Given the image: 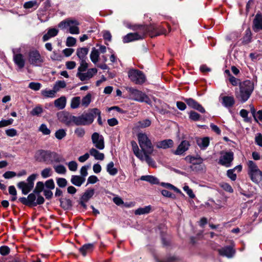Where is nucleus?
I'll list each match as a JSON object with an SVG mask.
<instances>
[{
  "label": "nucleus",
  "mask_w": 262,
  "mask_h": 262,
  "mask_svg": "<svg viewBox=\"0 0 262 262\" xmlns=\"http://www.w3.org/2000/svg\"><path fill=\"white\" fill-rule=\"evenodd\" d=\"M253 90V82L249 80H245L239 83V91L236 92V97L239 100L244 102L249 98Z\"/></svg>",
  "instance_id": "f257e3e1"
},
{
  "label": "nucleus",
  "mask_w": 262,
  "mask_h": 262,
  "mask_svg": "<svg viewBox=\"0 0 262 262\" xmlns=\"http://www.w3.org/2000/svg\"><path fill=\"white\" fill-rule=\"evenodd\" d=\"M79 23L76 19H67L61 21L58 25L62 30L68 29L69 32L72 34H78Z\"/></svg>",
  "instance_id": "f03ea898"
},
{
  "label": "nucleus",
  "mask_w": 262,
  "mask_h": 262,
  "mask_svg": "<svg viewBox=\"0 0 262 262\" xmlns=\"http://www.w3.org/2000/svg\"><path fill=\"white\" fill-rule=\"evenodd\" d=\"M137 137L142 151L152 154L154 146L147 135L145 133H139Z\"/></svg>",
  "instance_id": "7ed1b4c3"
},
{
  "label": "nucleus",
  "mask_w": 262,
  "mask_h": 262,
  "mask_svg": "<svg viewBox=\"0 0 262 262\" xmlns=\"http://www.w3.org/2000/svg\"><path fill=\"white\" fill-rule=\"evenodd\" d=\"M248 174L251 180L255 183H258L262 180V171L260 170L255 163L252 161L248 162Z\"/></svg>",
  "instance_id": "20e7f679"
},
{
  "label": "nucleus",
  "mask_w": 262,
  "mask_h": 262,
  "mask_svg": "<svg viewBox=\"0 0 262 262\" xmlns=\"http://www.w3.org/2000/svg\"><path fill=\"white\" fill-rule=\"evenodd\" d=\"M27 61L30 64L35 67H40L44 62L45 58L37 50H32L27 54Z\"/></svg>",
  "instance_id": "39448f33"
},
{
  "label": "nucleus",
  "mask_w": 262,
  "mask_h": 262,
  "mask_svg": "<svg viewBox=\"0 0 262 262\" xmlns=\"http://www.w3.org/2000/svg\"><path fill=\"white\" fill-rule=\"evenodd\" d=\"M127 90L132 99L140 102H144L148 104L151 103L149 98L144 93L133 88H128Z\"/></svg>",
  "instance_id": "423d86ee"
},
{
  "label": "nucleus",
  "mask_w": 262,
  "mask_h": 262,
  "mask_svg": "<svg viewBox=\"0 0 262 262\" xmlns=\"http://www.w3.org/2000/svg\"><path fill=\"white\" fill-rule=\"evenodd\" d=\"M128 76L130 81L136 84H142L146 80L145 75L142 71L138 70L131 69L129 70Z\"/></svg>",
  "instance_id": "0eeeda50"
},
{
  "label": "nucleus",
  "mask_w": 262,
  "mask_h": 262,
  "mask_svg": "<svg viewBox=\"0 0 262 262\" xmlns=\"http://www.w3.org/2000/svg\"><path fill=\"white\" fill-rule=\"evenodd\" d=\"M36 174H32L27 179V183L24 181L19 182L17 186L21 190L24 194H28L34 187V181L37 177Z\"/></svg>",
  "instance_id": "6e6552de"
},
{
  "label": "nucleus",
  "mask_w": 262,
  "mask_h": 262,
  "mask_svg": "<svg viewBox=\"0 0 262 262\" xmlns=\"http://www.w3.org/2000/svg\"><path fill=\"white\" fill-rule=\"evenodd\" d=\"M94 119V115L93 112L89 110V112L84 113L80 116L76 117V124L77 125H86L91 124Z\"/></svg>",
  "instance_id": "1a4fd4ad"
},
{
  "label": "nucleus",
  "mask_w": 262,
  "mask_h": 262,
  "mask_svg": "<svg viewBox=\"0 0 262 262\" xmlns=\"http://www.w3.org/2000/svg\"><path fill=\"white\" fill-rule=\"evenodd\" d=\"M218 163L226 167H229L231 165L233 160V153L232 152L221 151Z\"/></svg>",
  "instance_id": "9d476101"
},
{
  "label": "nucleus",
  "mask_w": 262,
  "mask_h": 262,
  "mask_svg": "<svg viewBox=\"0 0 262 262\" xmlns=\"http://www.w3.org/2000/svg\"><path fill=\"white\" fill-rule=\"evenodd\" d=\"M38 156L37 160L39 161L48 162V159H51V161L58 162L57 155L54 152H49L44 150H39L37 153Z\"/></svg>",
  "instance_id": "9b49d317"
},
{
  "label": "nucleus",
  "mask_w": 262,
  "mask_h": 262,
  "mask_svg": "<svg viewBox=\"0 0 262 262\" xmlns=\"http://www.w3.org/2000/svg\"><path fill=\"white\" fill-rule=\"evenodd\" d=\"M92 140L94 146L98 149L102 150L104 148V138L98 133H94L92 135Z\"/></svg>",
  "instance_id": "f8f14e48"
},
{
  "label": "nucleus",
  "mask_w": 262,
  "mask_h": 262,
  "mask_svg": "<svg viewBox=\"0 0 262 262\" xmlns=\"http://www.w3.org/2000/svg\"><path fill=\"white\" fill-rule=\"evenodd\" d=\"M97 73V69L92 68L89 69L85 73L77 72L76 74V76L78 77L81 81H84L89 80L92 78Z\"/></svg>",
  "instance_id": "ddd939ff"
},
{
  "label": "nucleus",
  "mask_w": 262,
  "mask_h": 262,
  "mask_svg": "<svg viewBox=\"0 0 262 262\" xmlns=\"http://www.w3.org/2000/svg\"><path fill=\"white\" fill-rule=\"evenodd\" d=\"M59 120L66 125L73 122L76 124V116H72L68 113H61L58 115Z\"/></svg>",
  "instance_id": "4468645a"
},
{
  "label": "nucleus",
  "mask_w": 262,
  "mask_h": 262,
  "mask_svg": "<svg viewBox=\"0 0 262 262\" xmlns=\"http://www.w3.org/2000/svg\"><path fill=\"white\" fill-rule=\"evenodd\" d=\"M144 35V33H139L137 32L127 34L123 37V42L127 43L135 40L142 39Z\"/></svg>",
  "instance_id": "2eb2a0df"
},
{
  "label": "nucleus",
  "mask_w": 262,
  "mask_h": 262,
  "mask_svg": "<svg viewBox=\"0 0 262 262\" xmlns=\"http://www.w3.org/2000/svg\"><path fill=\"white\" fill-rule=\"evenodd\" d=\"M185 101L190 107L202 113L205 112L204 108L194 99L192 98L185 99Z\"/></svg>",
  "instance_id": "dca6fc26"
},
{
  "label": "nucleus",
  "mask_w": 262,
  "mask_h": 262,
  "mask_svg": "<svg viewBox=\"0 0 262 262\" xmlns=\"http://www.w3.org/2000/svg\"><path fill=\"white\" fill-rule=\"evenodd\" d=\"M190 146L188 141L184 140L181 142L176 150L173 153L176 155H181L187 150Z\"/></svg>",
  "instance_id": "f3484780"
},
{
  "label": "nucleus",
  "mask_w": 262,
  "mask_h": 262,
  "mask_svg": "<svg viewBox=\"0 0 262 262\" xmlns=\"http://www.w3.org/2000/svg\"><path fill=\"white\" fill-rule=\"evenodd\" d=\"M253 29L255 32L262 30V15L257 14L253 20Z\"/></svg>",
  "instance_id": "a211bd4d"
},
{
  "label": "nucleus",
  "mask_w": 262,
  "mask_h": 262,
  "mask_svg": "<svg viewBox=\"0 0 262 262\" xmlns=\"http://www.w3.org/2000/svg\"><path fill=\"white\" fill-rule=\"evenodd\" d=\"M196 143L201 149L205 150L209 146L210 140L207 137L196 138Z\"/></svg>",
  "instance_id": "6ab92c4d"
},
{
  "label": "nucleus",
  "mask_w": 262,
  "mask_h": 262,
  "mask_svg": "<svg viewBox=\"0 0 262 262\" xmlns=\"http://www.w3.org/2000/svg\"><path fill=\"white\" fill-rule=\"evenodd\" d=\"M218 251L221 255L226 256L228 258L232 257L235 253L234 250H233V249L230 246H227L220 249L218 250Z\"/></svg>",
  "instance_id": "aec40b11"
},
{
  "label": "nucleus",
  "mask_w": 262,
  "mask_h": 262,
  "mask_svg": "<svg viewBox=\"0 0 262 262\" xmlns=\"http://www.w3.org/2000/svg\"><path fill=\"white\" fill-rule=\"evenodd\" d=\"M14 63L19 69H23L25 67V60L21 54H15L13 56Z\"/></svg>",
  "instance_id": "412c9836"
},
{
  "label": "nucleus",
  "mask_w": 262,
  "mask_h": 262,
  "mask_svg": "<svg viewBox=\"0 0 262 262\" xmlns=\"http://www.w3.org/2000/svg\"><path fill=\"white\" fill-rule=\"evenodd\" d=\"M173 145V142L172 140L167 139L157 142L156 146L159 148L166 149L172 147Z\"/></svg>",
  "instance_id": "4be33fe9"
},
{
  "label": "nucleus",
  "mask_w": 262,
  "mask_h": 262,
  "mask_svg": "<svg viewBox=\"0 0 262 262\" xmlns=\"http://www.w3.org/2000/svg\"><path fill=\"white\" fill-rule=\"evenodd\" d=\"M89 52V49L85 47L79 48L77 49L76 54L80 61L86 60V55Z\"/></svg>",
  "instance_id": "5701e85b"
},
{
  "label": "nucleus",
  "mask_w": 262,
  "mask_h": 262,
  "mask_svg": "<svg viewBox=\"0 0 262 262\" xmlns=\"http://www.w3.org/2000/svg\"><path fill=\"white\" fill-rule=\"evenodd\" d=\"M67 99L66 97L61 96L54 101V105L58 110L63 109L66 105Z\"/></svg>",
  "instance_id": "b1692460"
},
{
  "label": "nucleus",
  "mask_w": 262,
  "mask_h": 262,
  "mask_svg": "<svg viewBox=\"0 0 262 262\" xmlns=\"http://www.w3.org/2000/svg\"><path fill=\"white\" fill-rule=\"evenodd\" d=\"M235 103L233 96H224L222 98V103L226 107H232Z\"/></svg>",
  "instance_id": "393cba45"
},
{
  "label": "nucleus",
  "mask_w": 262,
  "mask_h": 262,
  "mask_svg": "<svg viewBox=\"0 0 262 262\" xmlns=\"http://www.w3.org/2000/svg\"><path fill=\"white\" fill-rule=\"evenodd\" d=\"M85 179L79 176H72L71 179V183L76 186H80L85 181Z\"/></svg>",
  "instance_id": "a878e982"
},
{
  "label": "nucleus",
  "mask_w": 262,
  "mask_h": 262,
  "mask_svg": "<svg viewBox=\"0 0 262 262\" xmlns=\"http://www.w3.org/2000/svg\"><path fill=\"white\" fill-rule=\"evenodd\" d=\"M58 31L55 28L50 29L48 32L43 36L42 39L43 41H47L50 38L56 36Z\"/></svg>",
  "instance_id": "bb28decb"
},
{
  "label": "nucleus",
  "mask_w": 262,
  "mask_h": 262,
  "mask_svg": "<svg viewBox=\"0 0 262 262\" xmlns=\"http://www.w3.org/2000/svg\"><path fill=\"white\" fill-rule=\"evenodd\" d=\"M90 155L98 160H103L104 158V155L103 153L100 152L94 148H92L90 150Z\"/></svg>",
  "instance_id": "cd10ccee"
},
{
  "label": "nucleus",
  "mask_w": 262,
  "mask_h": 262,
  "mask_svg": "<svg viewBox=\"0 0 262 262\" xmlns=\"http://www.w3.org/2000/svg\"><path fill=\"white\" fill-rule=\"evenodd\" d=\"M99 51L95 48H92V51L90 54V58L91 61L96 64L99 60Z\"/></svg>",
  "instance_id": "c85d7f7f"
},
{
  "label": "nucleus",
  "mask_w": 262,
  "mask_h": 262,
  "mask_svg": "<svg viewBox=\"0 0 262 262\" xmlns=\"http://www.w3.org/2000/svg\"><path fill=\"white\" fill-rule=\"evenodd\" d=\"M186 159L193 164H200L203 162V159L200 156H197L196 157L187 156L186 157Z\"/></svg>",
  "instance_id": "c756f323"
},
{
  "label": "nucleus",
  "mask_w": 262,
  "mask_h": 262,
  "mask_svg": "<svg viewBox=\"0 0 262 262\" xmlns=\"http://www.w3.org/2000/svg\"><path fill=\"white\" fill-rule=\"evenodd\" d=\"M93 248V245L91 244H85L79 249V251L83 256H85L86 253L91 251Z\"/></svg>",
  "instance_id": "7c9ffc66"
},
{
  "label": "nucleus",
  "mask_w": 262,
  "mask_h": 262,
  "mask_svg": "<svg viewBox=\"0 0 262 262\" xmlns=\"http://www.w3.org/2000/svg\"><path fill=\"white\" fill-rule=\"evenodd\" d=\"M57 92L53 88V90H43L41 91V94L45 98H54L55 96V94Z\"/></svg>",
  "instance_id": "2f4dec72"
},
{
  "label": "nucleus",
  "mask_w": 262,
  "mask_h": 262,
  "mask_svg": "<svg viewBox=\"0 0 262 262\" xmlns=\"http://www.w3.org/2000/svg\"><path fill=\"white\" fill-rule=\"evenodd\" d=\"M107 172L111 176H115L118 172L117 168L114 167V164L113 162H110L106 166Z\"/></svg>",
  "instance_id": "473e14b6"
},
{
  "label": "nucleus",
  "mask_w": 262,
  "mask_h": 262,
  "mask_svg": "<svg viewBox=\"0 0 262 262\" xmlns=\"http://www.w3.org/2000/svg\"><path fill=\"white\" fill-rule=\"evenodd\" d=\"M140 179L142 181L148 182L151 184H157L159 183L158 179L152 176H143Z\"/></svg>",
  "instance_id": "72a5a7b5"
},
{
  "label": "nucleus",
  "mask_w": 262,
  "mask_h": 262,
  "mask_svg": "<svg viewBox=\"0 0 262 262\" xmlns=\"http://www.w3.org/2000/svg\"><path fill=\"white\" fill-rule=\"evenodd\" d=\"M151 210L150 206H145L143 208H139L135 210V213L136 215H141L148 213Z\"/></svg>",
  "instance_id": "f704fd0d"
},
{
  "label": "nucleus",
  "mask_w": 262,
  "mask_h": 262,
  "mask_svg": "<svg viewBox=\"0 0 262 262\" xmlns=\"http://www.w3.org/2000/svg\"><path fill=\"white\" fill-rule=\"evenodd\" d=\"M94 189H89L85 191L81 198L84 201H89L94 195Z\"/></svg>",
  "instance_id": "c9c22d12"
},
{
  "label": "nucleus",
  "mask_w": 262,
  "mask_h": 262,
  "mask_svg": "<svg viewBox=\"0 0 262 262\" xmlns=\"http://www.w3.org/2000/svg\"><path fill=\"white\" fill-rule=\"evenodd\" d=\"M43 112V108L41 105H38L34 107L31 111L30 114L33 116H40Z\"/></svg>",
  "instance_id": "e433bc0d"
},
{
  "label": "nucleus",
  "mask_w": 262,
  "mask_h": 262,
  "mask_svg": "<svg viewBox=\"0 0 262 262\" xmlns=\"http://www.w3.org/2000/svg\"><path fill=\"white\" fill-rule=\"evenodd\" d=\"M92 95L90 93H88L85 96H84L81 100V105L85 107L89 106L91 102Z\"/></svg>",
  "instance_id": "4c0bfd02"
},
{
  "label": "nucleus",
  "mask_w": 262,
  "mask_h": 262,
  "mask_svg": "<svg viewBox=\"0 0 262 262\" xmlns=\"http://www.w3.org/2000/svg\"><path fill=\"white\" fill-rule=\"evenodd\" d=\"M80 100L81 99L80 97H75L73 98L71 102V108L73 109L78 108L80 105Z\"/></svg>",
  "instance_id": "58836bf2"
},
{
  "label": "nucleus",
  "mask_w": 262,
  "mask_h": 262,
  "mask_svg": "<svg viewBox=\"0 0 262 262\" xmlns=\"http://www.w3.org/2000/svg\"><path fill=\"white\" fill-rule=\"evenodd\" d=\"M66 86V83L63 80L57 81L54 85L53 88L56 92L59 91L60 89L64 88Z\"/></svg>",
  "instance_id": "ea45409f"
},
{
  "label": "nucleus",
  "mask_w": 262,
  "mask_h": 262,
  "mask_svg": "<svg viewBox=\"0 0 262 262\" xmlns=\"http://www.w3.org/2000/svg\"><path fill=\"white\" fill-rule=\"evenodd\" d=\"M67 135L66 130L63 129H59L57 130L55 134V137L58 140H61L66 137Z\"/></svg>",
  "instance_id": "a19ab883"
},
{
  "label": "nucleus",
  "mask_w": 262,
  "mask_h": 262,
  "mask_svg": "<svg viewBox=\"0 0 262 262\" xmlns=\"http://www.w3.org/2000/svg\"><path fill=\"white\" fill-rule=\"evenodd\" d=\"M88 68V64L86 60L80 61V66L78 68V72L80 73H83L86 71Z\"/></svg>",
  "instance_id": "79ce46f5"
},
{
  "label": "nucleus",
  "mask_w": 262,
  "mask_h": 262,
  "mask_svg": "<svg viewBox=\"0 0 262 262\" xmlns=\"http://www.w3.org/2000/svg\"><path fill=\"white\" fill-rule=\"evenodd\" d=\"M151 124V121L149 119H145L139 121L137 123V126L140 128H145L148 127Z\"/></svg>",
  "instance_id": "37998d69"
},
{
  "label": "nucleus",
  "mask_w": 262,
  "mask_h": 262,
  "mask_svg": "<svg viewBox=\"0 0 262 262\" xmlns=\"http://www.w3.org/2000/svg\"><path fill=\"white\" fill-rule=\"evenodd\" d=\"M38 130L44 135H48L51 133V130L48 128L47 125L45 124H41L39 126Z\"/></svg>",
  "instance_id": "c03bdc74"
},
{
  "label": "nucleus",
  "mask_w": 262,
  "mask_h": 262,
  "mask_svg": "<svg viewBox=\"0 0 262 262\" xmlns=\"http://www.w3.org/2000/svg\"><path fill=\"white\" fill-rule=\"evenodd\" d=\"M28 87L34 91H38L41 87V84L39 82H31L29 83Z\"/></svg>",
  "instance_id": "a18cd8bd"
},
{
  "label": "nucleus",
  "mask_w": 262,
  "mask_h": 262,
  "mask_svg": "<svg viewBox=\"0 0 262 262\" xmlns=\"http://www.w3.org/2000/svg\"><path fill=\"white\" fill-rule=\"evenodd\" d=\"M54 168L55 171L59 174H64L67 171L66 167L62 165L55 166Z\"/></svg>",
  "instance_id": "49530a36"
},
{
  "label": "nucleus",
  "mask_w": 262,
  "mask_h": 262,
  "mask_svg": "<svg viewBox=\"0 0 262 262\" xmlns=\"http://www.w3.org/2000/svg\"><path fill=\"white\" fill-rule=\"evenodd\" d=\"M67 165L70 170L72 171H75L77 170L78 164L76 162L72 161L69 162Z\"/></svg>",
  "instance_id": "de8ad7c7"
},
{
  "label": "nucleus",
  "mask_w": 262,
  "mask_h": 262,
  "mask_svg": "<svg viewBox=\"0 0 262 262\" xmlns=\"http://www.w3.org/2000/svg\"><path fill=\"white\" fill-rule=\"evenodd\" d=\"M91 112H93L94 113V116L96 115L98 116V122L99 124L101 125L102 124V122L101 118V116H100L101 112L97 108H94L91 109Z\"/></svg>",
  "instance_id": "09e8293b"
},
{
  "label": "nucleus",
  "mask_w": 262,
  "mask_h": 262,
  "mask_svg": "<svg viewBox=\"0 0 262 262\" xmlns=\"http://www.w3.org/2000/svg\"><path fill=\"white\" fill-rule=\"evenodd\" d=\"M150 154H148V152H142V151H138V152L136 153L135 155L141 161H145L146 158L147 156V155H149Z\"/></svg>",
  "instance_id": "8fccbe9b"
},
{
  "label": "nucleus",
  "mask_w": 262,
  "mask_h": 262,
  "mask_svg": "<svg viewBox=\"0 0 262 262\" xmlns=\"http://www.w3.org/2000/svg\"><path fill=\"white\" fill-rule=\"evenodd\" d=\"M150 154H148V152H142V151H138V152L136 153L135 155L141 161H145L146 158L147 156V155H149Z\"/></svg>",
  "instance_id": "3c124183"
},
{
  "label": "nucleus",
  "mask_w": 262,
  "mask_h": 262,
  "mask_svg": "<svg viewBox=\"0 0 262 262\" xmlns=\"http://www.w3.org/2000/svg\"><path fill=\"white\" fill-rule=\"evenodd\" d=\"M76 42V39L73 37H68L66 41V45L68 47H73Z\"/></svg>",
  "instance_id": "603ef678"
},
{
  "label": "nucleus",
  "mask_w": 262,
  "mask_h": 262,
  "mask_svg": "<svg viewBox=\"0 0 262 262\" xmlns=\"http://www.w3.org/2000/svg\"><path fill=\"white\" fill-rule=\"evenodd\" d=\"M51 169L50 168H45L41 172V176L44 178H47L51 176Z\"/></svg>",
  "instance_id": "864d4df0"
},
{
  "label": "nucleus",
  "mask_w": 262,
  "mask_h": 262,
  "mask_svg": "<svg viewBox=\"0 0 262 262\" xmlns=\"http://www.w3.org/2000/svg\"><path fill=\"white\" fill-rule=\"evenodd\" d=\"M221 187L226 191L229 192H233V190L231 186L227 183H222L221 184Z\"/></svg>",
  "instance_id": "5fc2aeb1"
},
{
  "label": "nucleus",
  "mask_w": 262,
  "mask_h": 262,
  "mask_svg": "<svg viewBox=\"0 0 262 262\" xmlns=\"http://www.w3.org/2000/svg\"><path fill=\"white\" fill-rule=\"evenodd\" d=\"M13 122V119H9L8 120H2L0 121V127H5L11 124Z\"/></svg>",
  "instance_id": "6e6d98bb"
},
{
  "label": "nucleus",
  "mask_w": 262,
  "mask_h": 262,
  "mask_svg": "<svg viewBox=\"0 0 262 262\" xmlns=\"http://www.w3.org/2000/svg\"><path fill=\"white\" fill-rule=\"evenodd\" d=\"M189 118L193 121H197L200 119V115L194 111H191L189 113Z\"/></svg>",
  "instance_id": "4d7b16f0"
},
{
  "label": "nucleus",
  "mask_w": 262,
  "mask_h": 262,
  "mask_svg": "<svg viewBox=\"0 0 262 262\" xmlns=\"http://www.w3.org/2000/svg\"><path fill=\"white\" fill-rule=\"evenodd\" d=\"M27 198L28 199L29 206H31L32 205H33L35 206V201L36 200L35 195L33 193H30V194H29Z\"/></svg>",
  "instance_id": "13d9d810"
},
{
  "label": "nucleus",
  "mask_w": 262,
  "mask_h": 262,
  "mask_svg": "<svg viewBox=\"0 0 262 262\" xmlns=\"http://www.w3.org/2000/svg\"><path fill=\"white\" fill-rule=\"evenodd\" d=\"M36 4H37L36 1H29V2H26L24 4V7L26 9H30V8L33 7L35 5H36Z\"/></svg>",
  "instance_id": "bf43d9fd"
},
{
  "label": "nucleus",
  "mask_w": 262,
  "mask_h": 262,
  "mask_svg": "<svg viewBox=\"0 0 262 262\" xmlns=\"http://www.w3.org/2000/svg\"><path fill=\"white\" fill-rule=\"evenodd\" d=\"M6 135L11 137H14L17 135V130L14 128H11L6 130Z\"/></svg>",
  "instance_id": "052dcab7"
},
{
  "label": "nucleus",
  "mask_w": 262,
  "mask_h": 262,
  "mask_svg": "<svg viewBox=\"0 0 262 262\" xmlns=\"http://www.w3.org/2000/svg\"><path fill=\"white\" fill-rule=\"evenodd\" d=\"M44 188V184L42 182H38L35 189V191L38 193L41 192Z\"/></svg>",
  "instance_id": "680f3d73"
},
{
  "label": "nucleus",
  "mask_w": 262,
  "mask_h": 262,
  "mask_svg": "<svg viewBox=\"0 0 262 262\" xmlns=\"http://www.w3.org/2000/svg\"><path fill=\"white\" fill-rule=\"evenodd\" d=\"M10 252V249L8 247L4 246L0 247V253L3 255H6Z\"/></svg>",
  "instance_id": "e2e57ef3"
},
{
  "label": "nucleus",
  "mask_w": 262,
  "mask_h": 262,
  "mask_svg": "<svg viewBox=\"0 0 262 262\" xmlns=\"http://www.w3.org/2000/svg\"><path fill=\"white\" fill-rule=\"evenodd\" d=\"M234 169H229L227 172V176L232 181L236 179V174L234 173Z\"/></svg>",
  "instance_id": "0e129e2a"
},
{
  "label": "nucleus",
  "mask_w": 262,
  "mask_h": 262,
  "mask_svg": "<svg viewBox=\"0 0 262 262\" xmlns=\"http://www.w3.org/2000/svg\"><path fill=\"white\" fill-rule=\"evenodd\" d=\"M57 183L60 187H64L67 184V181L64 178H59L57 180Z\"/></svg>",
  "instance_id": "69168bd1"
},
{
  "label": "nucleus",
  "mask_w": 262,
  "mask_h": 262,
  "mask_svg": "<svg viewBox=\"0 0 262 262\" xmlns=\"http://www.w3.org/2000/svg\"><path fill=\"white\" fill-rule=\"evenodd\" d=\"M16 176V173L14 171H8L5 172L3 174V177L5 179H10Z\"/></svg>",
  "instance_id": "338daca9"
},
{
  "label": "nucleus",
  "mask_w": 262,
  "mask_h": 262,
  "mask_svg": "<svg viewBox=\"0 0 262 262\" xmlns=\"http://www.w3.org/2000/svg\"><path fill=\"white\" fill-rule=\"evenodd\" d=\"M183 190L187 193V194L191 198H193L195 195L194 193H193L192 190L189 188L188 186H184L183 187Z\"/></svg>",
  "instance_id": "774afa93"
}]
</instances>
